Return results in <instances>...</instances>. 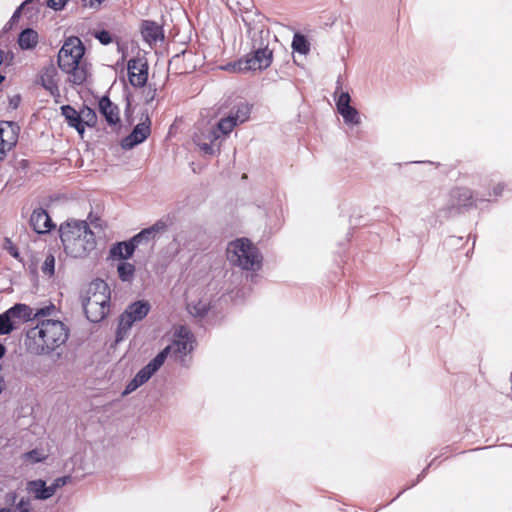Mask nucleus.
I'll use <instances>...</instances> for the list:
<instances>
[{
    "mask_svg": "<svg viewBox=\"0 0 512 512\" xmlns=\"http://www.w3.org/2000/svg\"><path fill=\"white\" fill-rule=\"evenodd\" d=\"M69 329L60 320H42L26 333V349L34 355H48L64 345Z\"/></svg>",
    "mask_w": 512,
    "mask_h": 512,
    "instance_id": "obj_1",
    "label": "nucleus"
},
{
    "mask_svg": "<svg viewBox=\"0 0 512 512\" xmlns=\"http://www.w3.org/2000/svg\"><path fill=\"white\" fill-rule=\"evenodd\" d=\"M59 231L64 251L71 257H85L96 247L95 235L86 221L68 220Z\"/></svg>",
    "mask_w": 512,
    "mask_h": 512,
    "instance_id": "obj_2",
    "label": "nucleus"
},
{
    "mask_svg": "<svg viewBox=\"0 0 512 512\" xmlns=\"http://www.w3.org/2000/svg\"><path fill=\"white\" fill-rule=\"evenodd\" d=\"M84 46L77 37H71L65 41L58 53V65L60 69L70 75V81L76 85L85 82L88 71L82 62Z\"/></svg>",
    "mask_w": 512,
    "mask_h": 512,
    "instance_id": "obj_3",
    "label": "nucleus"
},
{
    "mask_svg": "<svg viewBox=\"0 0 512 512\" xmlns=\"http://www.w3.org/2000/svg\"><path fill=\"white\" fill-rule=\"evenodd\" d=\"M82 305L91 322L103 320L110 308V288L107 283L103 280L91 282L82 296Z\"/></svg>",
    "mask_w": 512,
    "mask_h": 512,
    "instance_id": "obj_4",
    "label": "nucleus"
},
{
    "mask_svg": "<svg viewBox=\"0 0 512 512\" xmlns=\"http://www.w3.org/2000/svg\"><path fill=\"white\" fill-rule=\"evenodd\" d=\"M228 261L244 270H258L262 264V256L257 247L246 239H236L230 242L226 249Z\"/></svg>",
    "mask_w": 512,
    "mask_h": 512,
    "instance_id": "obj_5",
    "label": "nucleus"
},
{
    "mask_svg": "<svg viewBox=\"0 0 512 512\" xmlns=\"http://www.w3.org/2000/svg\"><path fill=\"white\" fill-rule=\"evenodd\" d=\"M263 30H259L253 33V53L249 54L245 60H240L231 66L233 71L247 72L264 70L271 65L272 62V51L268 49L267 44L262 42Z\"/></svg>",
    "mask_w": 512,
    "mask_h": 512,
    "instance_id": "obj_6",
    "label": "nucleus"
},
{
    "mask_svg": "<svg viewBox=\"0 0 512 512\" xmlns=\"http://www.w3.org/2000/svg\"><path fill=\"white\" fill-rule=\"evenodd\" d=\"M194 135V142L205 155H216L220 153L221 136H224L217 123L207 122L199 126Z\"/></svg>",
    "mask_w": 512,
    "mask_h": 512,
    "instance_id": "obj_7",
    "label": "nucleus"
},
{
    "mask_svg": "<svg viewBox=\"0 0 512 512\" xmlns=\"http://www.w3.org/2000/svg\"><path fill=\"white\" fill-rule=\"evenodd\" d=\"M150 309L149 302L145 300L131 303L119 318L117 339H122L135 322L143 320L148 315Z\"/></svg>",
    "mask_w": 512,
    "mask_h": 512,
    "instance_id": "obj_8",
    "label": "nucleus"
},
{
    "mask_svg": "<svg viewBox=\"0 0 512 512\" xmlns=\"http://www.w3.org/2000/svg\"><path fill=\"white\" fill-rule=\"evenodd\" d=\"M251 109L247 103H239L225 118L218 121V128L224 136H227L239 124L248 120Z\"/></svg>",
    "mask_w": 512,
    "mask_h": 512,
    "instance_id": "obj_9",
    "label": "nucleus"
},
{
    "mask_svg": "<svg viewBox=\"0 0 512 512\" xmlns=\"http://www.w3.org/2000/svg\"><path fill=\"white\" fill-rule=\"evenodd\" d=\"M151 121L148 115L138 123L132 132L126 136L121 143L122 148L128 150L134 148L136 145L144 142L151 133Z\"/></svg>",
    "mask_w": 512,
    "mask_h": 512,
    "instance_id": "obj_10",
    "label": "nucleus"
},
{
    "mask_svg": "<svg viewBox=\"0 0 512 512\" xmlns=\"http://www.w3.org/2000/svg\"><path fill=\"white\" fill-rule=\"evenodd\" d=\"M128 79L132 86L143 87L148 80V64L142 58H133L127 64Z\"/></svg>",
    "mask_w": 512,
    "mask_h": 512,
    "instance_id": "obj_11",
    "label": "nucleus"
},
{
    "mask_svg": "<svg viewBox=\"0 0 512 512\" xmlns=\"http://www.w3.org/2000/svg\"><path fill=\"white\" fill-rule=\"evenodd\" d=\"M29 225L37 234L49 233L55 227L50 216L43 208H37L32 212Z\"/></svg>",
    "mask_w": 512,
    "mask_h": 512,
    "instance_id": "obj_12",
    "label": "nucleus"
},
{
    "mask_svg": "<svg viewBox=\"0 0 512 512\" xmlns=\"http://www.w3.org/2000/svg\"><path fill=\"white\" fill-rule=\"evenodd\" d=\"M166 352H160L157 354L146 366H144L136 375L135 379L143 385L146 383L152 375L163 365L166 360Z\"/></svg>",
    "mask_w": 512,
    "mask_h": 512,
    "instance_id": "obj_13",
    "label": "nucleus"
},
{
    "mask_svg": "<svg viewBox=\"0 0 512 512\" xmlns=\"http://www.w3.org/2000/svg\"><path fill=\"white\" fill-rule=\"evenodd\" d=\"M141 34L145 42H147L151 47L158 41H163L164 39L162 27L154 21H143L141 25Z\"/></svg>",
    "mask_w": 512,
    "mask_h": 512,
    "instance_id": "obj_14",
    "label": "nucleus"
},
{
    "mask_svg": "<svg viewBox=\"0 0 512 512\" xmlns=\"http://www.w3.org/2000/svg\"><path fill=\"white\" fill-rule=\"evenodd\" d=\"M167 225L164 221L159 220L154 223L151 227L143 229L141 232L136 234L130 240L136 248L143 242H149L154 239L157 234L163 232L166 229Z\"/></svg>",
    "mask_w": 512,
    "mask_h": 512,
    "instance_id": "obj_15",
    "label": "nucleus"
},
{
    "mask_svg": "<svg viewBox=\"0 0 512 512\" xmlns=\"http://www.w3.org/2000/svg\"><path fill=\"white\" fill-rule=\"evenodd\" d=\"M99 111L110 125H115L120 121L118 106L113 104L107 96L99 100Z\"/></svg>",
    "mask_w": 512,
    "mask_h": 512,
    "instance_id": "obj_16",
    "label": "nucleus"
},
{
    "mask_svg": "<svg viewBox=\"0 0 512 512\" xmlns=\"http://www.w3.org/2000/svg\"><path fill=\"white\" fill-rule=\"evenodd\" d=\"M26 490L37 500H47L53 496V491L41 479L28 481Z\"/></svg>",
    "mask_w": 512,
    "mask_h": 512,
    "instance_id": "obj_17",
    "label": "nucleus"
},
{
    "mask_svg": "<svg viewBox=\"0 0 512 512\" xmlns=\"http://www.w3.org/2000/svg\"><path fill=\"white\" fill-rule=\"evenodd\" d=\"M8 312L16 327L32 320V307L29 305L18 303L9 308Z\"/></svg>",
    "mask_w": 512,
    "mask_h": 512,
    "instance_id": "obj_18",
    "label": "nucleus"
},
{
    "mask_svg": "<svg viewBox=\"0 0 512 512\" xmlns=\"http://www.w3.org/2000/svg\"><path fill=\"white\" fill-rule=\"evenodd\" d=\"M62 115L65 117L66 122L70 127H73L77 132L83 136L84 124L81 122V113L76 111L70 105H64L61 107Z\"/></svg>",
    "mask_w": 512,
    "mask_h": 512,
    "instance_id": "obj_19",
    "label": "nucleus"
},
{
    "mask_svg": "<svg viewBox=\"0 0 512 512\" xmlns=\"http://www.w3.org/2000/svg\"><path fill=\"white\" fill-rule=\"evenodd\" d=\"M135 249L136 248L134 247L131 240L118 242L110 248V257L113 259L118 258L121 260H126L133 255Z\"/></svg>",
    "mask_w": 512,
    "mask_h": 512,
    "instance_id": "obj_20",
    "label": "nucleus"
},
{
    "mask_svg": "<svg viewBox=\"0 0 512 512\" xmlns=\"http://www.w3.org/2000/svg\"><path fill=\"white\" fill-rule=\"evenodd\" d=\"M192 350L191 340L174 339L171 345L165 347L161 352H166V357L173 354L175 357H183Z\"/></svg>",
    "mask_w": 512,
    "mask_h": 512,
    "instance_id": "obj_21",
    "label": "nucleus"
},
{
    "mask_svg": "<svg viewBox=\"0 0 512 512\" xmlns=\"http://www.w3.org/2000/svg\"><path fill=\"white\" fill-rule=\"evenodd\" d=\"M38 41V33L31 28L24 29L18 36V45L22 50L34 49Z\"/></svg>",
    "mask_w": 512,
    "mask_h": 512,
    "instance_id": "obj_22",
    "label": "nucleus"
},
{
    "mask_svg": "<svg viewBox=\"0 0 512 512\" xmlns=\"http://www.w3.org/2000/svg\"><path fill=\"white\" fill-rule=\"evenodd\" d=\"M454 204L458 207H466L472 204V192L468 188H457L451 192Z\"/></svg>",
    "mask_w": 512,
    "mask_h": 512,
    "instance_id": "obj_23",
    "label": "nucleus"
},
{
    "mask_svg": "<svg viewBox=\"0 0 512 512\" xmlns=\"http://www.w3.org/2000/svg\"><path fill=\"white\" fill-rule=\"evenodd\" d=\"M57 308L54 304H48L41 308H32V320H36L39 323L42 320H51L49 317L55 316Z\"/></svg>",
    "mask_w": 512,
    "mask_h": 512,
    "instance_id": "obj_24",
    "label": "nucleus"
},
{
    "mask_svg": "<svg viewBox=\"0 0 512 512\" xmlns=\"http://www.w3.org/2000/svg\"><path fill=\"white\" fill-rule=\"evenodd\" d=\"M118 276L123 282H131L135 275V266L129 262H120L117 266Z\"/></svg>",
    "mask_w": 512,
    "mask_h": 512,
    "instance_id": "obj_25",
    "label": "nucleus"
},
{
    "mask_svg": "<svg viewBox=\"0 0 512 512\" xmlns=\"http://www.w3.org/2000/svg\"><path fill=\"white\" fill-rule=\"evenodd\" d=\"M292 48L294 51L306 55L310 51V44L305 36L296 33L293 37Z\"/></svg>",
    "mask_w": 512,
    "mask_h": 512,
    "instance_id": "obj_26",
    "label": "nucleus"
},
{
    "mask_svg": "<svg viewBox=\"0 0 512 512\" xmlns=\"http://www.w3.org/2000/svg\"><path fill=\"white\" fill-rule=\"evenodd\" d=\"M16 326L13 323V320L9 316L8 310L4 313L0 314V335H6L11 333Z\"/></svg>",
    "mask_w": 512,
    "mask_h": 512,
    "instance_id": "obj_27",
    "label": "nucleus"
},
{
    "mask_svg": "<svg viewBox=\"0 0 512 512\" xmlns=\"http://www.w3.org/2000/svg\"><path fill=\"white\" fill-rule=\"evenodd\" d=\"M339 113L343 117L345 123H347V124L357 125L360 123L359 113L352 106H349V108L343 109Z\"/></svg>",
    "mask_w": 512,
    "mask_h": 512,
    "instance_id": "obj_28",
    "label": "nucleus"
},
{
    "mask_svg": "<svg viewBox=\"0 0 512 512\" xmlns=\"http://www.w3.org/2000/svg\"><path fill=\"white\" fill-rule=\"evenodd\" d=\"M81 113V122L84 124V129L86 126H94L97 122V116L93 109L89 107H84L80 110Z\"/></svg>",
    "mask_w": 512,
    "mask_h": 512,
    "instance_id": "obj_29",
    "label": "nucleus"
},
{
    "mask_svg": "<svg viewBox=\"0 0 512 512\" xmlns=\"http://www.w3.org/2000/svg\"><path fill=\"white\" fill-rule=\"evenodd\" d=\"M22 457L24 461L33 464L45 460L47 456L42 451L35 449L23 454Z\"/></svg>",
    "mask_w": 512,
    "mask_h": 512,
    "instance_id": "obj_30",
    "label": "nucleus"
},
{
    "mask_svg": "<svg viewBox=\"0 0 512 512\" xmlns=\"http://www.w3.org/2000/svg\"><path fill=\"white\" fill-rule=\"evenodd\" d=\"M3 134L4 129L0 128V153L4 155L7 151H10L13 148L16 143V137L11 136L9 140H5Z\"/></svg>",
    "mask_w": 512,
    "mask_h": 512,
    "instance_id": "obj_31",
    "label": "nucleus"
},
{
    "mask_svg": "<svg viewBox=\"0 0 512 512\" xmlns=\"http://www.w3.org/2000/svg\"><path fill=\"white\" fill-rule=\"evenodd\" d=\"M41 270L45 275H48L50 277L54 275L55 257L52 254L46 256L42 264Z\"/></svg>",
    "mask_w": 512,
    "mask_h": 512,
    "instance_id": "obj_32",
    "label": "nucleus"
},
{
    "mask_svg": "<svg viewBox=\"0 0 512 512\" xmlns=\"http://www.w3.org/2000/svg\"><path fill=\"white\" fill-rule=\"evenodd\" d=\"M350 95L348 92H341L338 99L336 100V106L338 112L342 111L345 108H349L350 106Z\"/></svg>",
    "mask_w": 512,
    "mask_h": 512,
    "instance_id": "obj_33",
    "label": "nucleus"
},
{
    "mask_svg": "<svg viewBox=\"0 0 512 512\" xmlns=\"http://www.w3.org/2000/svg\"><path fill=\"white\" fill-rule=\"evenodd\" d=\"M174 337H175V339H179V340H191L192 341V334L186 326H179L174 333Z\"/></svg>",
    "mask_w": 512,
    "mask_h": 512,
    "instance_id": "obj_34",
    "label": "nucleus"
},
{
    "mask_svg": "<svg viewBox=\"0 0 512 512\" xmlns=\"http://www.w3.org/2000/svg\"><path fill=\"white\" fill-rule=\"evenodd\" d=\"M70 481V477L69 476H64V477H59V478H56L53 483L48 486L50 490L53 491V495L55 494V492L57 491V489L63 487L64 485H66L68 482Z\"/></svg>",
    "mask_w": 512,
    "mask_h": 512,
    "instance_id": "obj_35",
    "label": "nucleus"
},
{
    "mask_svg": "<svg viewBox=\"0 0 512 512\" xmlns=\"http://www.w3.org/2000/svg\"><path fill=\"white\" fill-rule=\"evenodd\" d=\"M17 511L20 512H31V501L29 498H21L16 504Z\"/></svg>",
    "mask_w": 512,
    "mask_h": 512,
    "instance_id": "obj_36",
    "label": "nucleus"
},
{
    "mask_svg": "<svg viewBox=\"0 0 512 512\" xmlns=\"http://www.w3.org/2000/svg\"><path fill=\"white\" fill-rule=\"evenodd\" d=\"M95 36L101 44L107 45L112 42L111 34L106 30L97 32Z\"/></svg>",
    "mask_w": 512,
    "mask_h": 512,
    "instance_id": "obj_37",
    "label": "nucleus"
},
{
    "mask_svg": "<svg viewBox=\"0 0 512 512\" xmlns=\"http://www.w3.org/2000/svg\"><path fill=\"white\" fill-rule=\"evenodd\" d=\"M68 1L69 0H48L47 5L50 8L58 11V10L63 9Z\"/></svg>",
    "mask_w": 512,
    "mask_h": 512,
    "instance_id": "obj_38",
    "label": "nucleus"
},
{
    "mask_svg": "<svg viewBox=\"0 0 512 512\" xmlns=\"http://www.w3.org/2000/svg\"><path fill=\"white\" fill-rule=\"evenodd\" d=\"M140 386H141V384H140V383H138V381H137L135 378H133V379H132L128 384H127V386H126V388H125V390H124L123 394H124V395L130 394V393H132L133 391H135V390H136L138 387H140Z\"/></svg>",
    "mask_w": 512,
    "mask_h": 512,
    "instance_id": "obj_39",
    "label": "nucleus"
},
{
    "mask_svg": "<svg viewBox=\"0 0 512 512\" xmlns=\"http://www.w3.org/2000/svg\"><path fill=\"white\" fill-rule=\"evenodd\" d=\"M31 0H25L13 13L11 20L16 21L20 17L21 10L24 6L30 3Z\"/></svg>",
    "mask_w": 512,
    "mask_h": 512,
    "instance_id": "obj_40",
    "label": "nucleus"
},
{
    "mask_svg": "<svg viewBox=\"0 0 512 512\" xmlns=\"http://www.w3.org/2000/svg\"><path fill=\"white\" fill-rule=\"evenodd\" d=\"M17 499L16 492H9L5 495V502L7 504H14Z\"/></svg>",
    "mask_w": 512,
    "mask_h": 512,
    "instance_id": "obj_41",
    "label": "nucleus"
},
{
    "mask_svg": "<svg viewBox=\"0 0 512 512\" xmlns=\"http://www.w3.org/2000/svg\"><path fill=\"white\" fill-rule=\"evenodd\" d=\"M20 102V97L19 96H15L13 97L11 100H10V105L13 107V108H17L18 104Z\"/></svg>",
    "mask_w": 512,
    "mask_h": 512,
    "instance_id": "obj_42",
    "label": "nucleus"
},
{
    "mask_svg": "<svg viewBox=\"0 0 512 512\" xmlns=\"http://www.w3.org/2000/svg\"><path fill=\"white\" fill-rule=\"evenodd\" d=\"M42 81H43V86H44L46 89L50 90V91H52L53 89H56V88H57V87H56V85H55L52 81H50V82H49V83H47V84H45V83H44V78H42Z\"/></svg>",
    "mask_w": 512,
    "mask_h": 512,
    "instance_id": "obj_43",
    "label": "nucleus"
},
{
    "mask_svg": "<svg viewBox=\"0 0 512 512\" xmlns=\"http://www.w3.org/2000/svg\"><path fill=\"white\" fill-rule=\"evenodd\" d=\"M156 96V90H150L148 93H147V101H152Z\"/></svg>",
    "mask_w": 512,
    "mask_h": 512,
    "instance_id": "obj_44",
    "label": "nucleus"
},
{
    "mask_svg": "<svg viewBox=\"0 0 512 512\" xmlns=\"http://www.w3.org/2000/svg\"><path fill=\"white\" fill-rule=\"evenodd\" d=\"M503 190V186L501 184H498L495 188H494V195L495 196H499L501 195V192Z\"/></svg>",
    "mask_w": 512,
    "mask_h": 512,
    "instance_id": "obj_45",
    "label": "nucleus"
},
{
    "mask_svg": "<svg viewBox=\"0 0 512 512\" xmlns=\"http://www.w3.org/2000/svg\"><path fill=\"white\" fill-rule=\"evenodd\" d=\"M194 309H195V314H197V315H202L206 311V307L205 306H202L201 309H197L196 307H194Z\"/></svg>",
    "mask_w": 512,
    "mask_h": 512,
    "instance_id": "obj_46",
    "label": "nucleus"
},
{
    "mask_svg": "<svg viewBox=\"0 0 512 512\" xmlns=\"http://www.w3.org/2000/svg\"><path fill=\"white\" fill-rule=\"evenodd\" d=\"M0 512H17V510L12 507H5V508H1Z\"/></svg>",
    "mask_w": 512,
    "mask_h": 512,
    "instance_id": "obj_47",
    "label": "nucleus"
},
{
    "mask_svg": "<svg viewBox=\"0 0 512 512\" xmlns=\"http://www.w3.org/2000/svg\"><path fill=\"white\" fill-rule=\"evenodd\" d=\"M6 348L4 345L0 344V359L5 355Z\"/></svg>",
    "mask_w": 512,
    "mask_h": 512,
    "instance_id": "obj_48",
    "label": "nucleus"
},
{
    "mask_svg": "<svg viewBox=\"0 0 512 512\" xmlns=\"http://www.w3.org/2000/svg\"><path fill=\"white\" fill-rule=\"evenodd\" d=\"M4 61V51L0 48V65L3 63Z\"/></svg>",
    "mask_w": 512,
    "mask_h": 512,
    "instance_id": "obj_49",
    "label": "nucleus"
},
{
    "mask_svg": "<svg viewBox=\"0 0 512 512\" xmlns=\"http://www.w3.org/2000/svg\"><path fill=\"white\" fill-rule=\"evenodd\" d=\"M3 80H4V77L2 75H0V84L2 83Z\"/></svg>",
    "mask_w": 512,
    "mask_h": 512,
    "instance_id": "obj_50",
    "label": "nucleus"
}]
</instances>
